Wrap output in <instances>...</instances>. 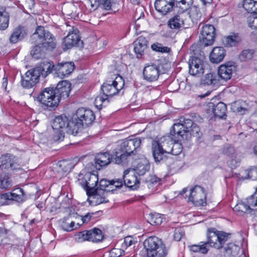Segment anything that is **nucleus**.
Here are the masks:
<instances>
[{"mask_svg":"<svg viewBox=\"0 0 257 257\" xmlns=\"http://www.w3.org/2000/svg\"><path fill=\"white\" fill-rule=\"evenodd\" d=\"M175 141L174 137L170 134L153 142V156L156 163L164 162L167 159L166 154H169L171 147Z\"/></svg>","mask_w":257,"mask_h":257,"instance_id":"1","label":"nucleus"},{"mask_svg":"<svg viewBox=\"0 0 257 257\" xmlns=\"http://www.w3.org/2000/svg\"><path fill=\"white\" fill-rule=\"evenodd\" d=\"M51 66L49 63H42L39 66L27 71L24 75L21 76V85L24 88H31L39 81L41 75L46 77L50 72Z\"/></svg>","mask_w":257,"mask_h":257,"instance_id":"2","label":"nucleus"},{"mask_svg":"<svg viewBox=\"0 0 257 257\" xmlns=\"http://www.w3.org/2000/svg\"><path fill=\"white\" fill-rule=\"evenodd\" d=\"M124 85V81L121 76L116 77L113 81H107L101 86V91L104 96H97L95 99V103L101 105L105 101H108V97L117 94L121 90Z\"/></svg>","mask_w":257,"mask_h":257,"instance_id":"3","label":"nucleus"},{"mask_svg":"<svg viewBox=\"0 0 257 257\" xmlns=\"http://www.w3.org/2000/svg\"><path fill=\"white\" fill-rule=\"evenodd\" d=\"M52 127L55 131V133L58 134L56 137L57 141H62L65 133L74 136L78 134V128L73 127L72 120L70 121L65 115H61L55 117L52 122Z\"/></svg>","mask_w":257,"mask_h":257,"instance_id":"4","label":"nucleus"},{"mask_svg":"<svg viewBox=\"0 0 257 257\" xmlns=\"http://www.w3.org/2000/svg\"><path fill=\"white\" fill-rule=\"evenodd\" d=\"M147 257H166L168 252L162 239L156 236H150L143 243Z\"/></svg>","mask_w":257,"mask_h":257,"instance_id":"5","label":"nucleus"},{"mask_svg":"<svg viewBox=\"0 0 257 257\" xmlns=\"http://www.w3.org/2000/svg\"><path fill=\"white\" fill-rule=\"evenodd\" d=\"M31 40L32 43L42 45L48 49H53L56 47V42L54 37L42 26L37 27Z\"/></svg>","mask_w":257,"mask_h":257,"instance_id":"6","label":"nucleus"},{"mask_svg":"<svg viewBox=\"0 0 257 257\" xmlns=\"http://www.w3.org/2000/svg\"><path fill=\"white\" fill-rule=\"evenodd\" d=\"M95 115L93 112L89 109L83 107L78 108L72 117V124L73 127L79 129L83 125L87 126L91 124L95 120Z\"/></svg>","mask_w":257,"mask_h":257,"instance_id":"7","label":"nucleus"},{"mask_svg":"<svg viewBox=\"0 0 257 257\" xmlns=\"http://www.w3.org/2000/svg\"><path fill=\"white\" fill-rule=\"evenodd\" d=\"M38 100L50 110L55 109L59 103L58 96L53 87H47L42 90L37 97Z\"/></svg>","mask_w":257,"mask_h":257,"instance_id":"8","label":"nucleus"},{"mask_svg":"<svg viewBox=\"0 0 257 257\" xmlns=\"http://www.w3.org/2000/svg\"><path fill=\"white\" fill-rule=\"evenodd\" d=\"M230 234L221 231H218L215 228H210L208 229L207 237L209 246L216 249L223 247V244L228 240Z\"/></svg>","mask_w":257,"mask_h":257,"instance_id":"9","label":"nucleus"},{"mask_svg":"<svg viewBox=\"0 0 257 257\" xmlns=\"http://www.w3.org/2000/svg\"><path fill=\"white\" fill-rule=\"evenodd\" d=\"M206 196L204 189L200 186L196 185L190 189L188 201L196 206H204L207 204Z\"/></svg>","mask_w":257,"mask_h":257,"instance_id":"10","label":"nucleus"},{"mask_svg":"<svg viewBox=\"0 0 257 257\" xmlns=\"http://www.w3.org/2000/svg\"><path fill=\"white\" fill-rule=\"evenodd\" d=\"M43 63H49L50 64V72L55 70L58 77L64 78L68 76L73 71L75 68V65L72 62H66L58 63L57 65H54L52 63L49 62H44Z\"/></svg>","mask_w":257,"mask_h":257,"instance_id":"11","label":"nucleus"},{"mask_svg":"<svg viewBox=\"0 0 257 257\" xmlns=\"http://www.w3.org/2000/svg\"><path fill=\"white\" fill-rule=\"evenodd\" d=\"M195 123L189 118H181L180 122L175 123L171 130V135L177 138H182L186 131H189Z\"/></svg>","mask_w":257,"mask_h":257,"instance_id":"12","label":"nucleus"},{"mask_svg":"<svg viewBox=\"0 0 257 257\" xmlns=\"http://www.w3.org/2000/svg\"><path fill=\"white\" fill-rule=\"evenodd\" d=\"M215 28L212 25H205L201 28L200 40L204 46L211 45L215 39Z\"/></svg>","mask_w":257,"mask_h":257,"instance_id":"13","label":"nucleus"},{"mask_svg":"<svg viewBox=\"0 0 257 257\" xmlns=\"http://www.w3.org/2000/svg\"><path fill=\"white\" fill-rule=\"evenodd\" d=\"M0 168L15 170L20 169L19 159L10 154H5L0 157Z\"/></svg>","mask_w":257,"mask_h":257,"instance_id":"14","label":"nucleus"},{"mask_svg":"<svg viewBox=\"0 0 257 257\" xmlns=\"http://www.w3.org/2000/svg\"><path fill=\"white\" fill-rule=\"evenodd\" d=\"M189 68L190 74L200 76L204 73V61L201 58L192 56L189 61Z\"/></svg>","mask_w":257,"mask_h":257,"instance_id":"15","label":"nucleus"},{"mask_svg":"<svg viewBox=\"0 0 257 257\" xmlns=\"http://www.w3.org/2000/svg\"><path fill=\"white\" fill-rule=\"evenodd\" d=\"M143 77L149 82H154L158 80L160 75V68L156 64L147 65L143 69Z\"/></svg>","mask_w":257,"mask_h":257,"instance_id":"16","label":"nucleus"},{"mask_svg":"<svg viewBox=\"0 0 257 257\" xmlns=\"http://www.w3.org/2000/svg\"><path fill=\"white\" fill-rule=\"evenodd\" d=\"M236 71V67L232 62H228L220 65L218 70V74L220 78L227 81L230 79L232 74Z\"/></svg>","mask_w":257,"mask_h":257,"instance_id":"17","label":"nucleus"},{"mask_svg":"<svg viewBox=\"0 0 257 257\" xmlns=\"http://www.w3.org/2000/svg\"><path fill=\"white\" fill-rule=\"evenodd\" d=\"M98 182V178L97 175L87 174L85 175L84 180H82L80 183L89 194L97 190L96 187Z\"/></svg>","mask_w":257,"mask_h":257,"instance_id":"18","label":"nucleus"},{"mask_svg":"<svg viewBox=\"0 0 257 257\" xmlns=\"http://www.w3.org/2000/svg\"><path fill=\"white\" fill-rule=\"evenodd\" d=\"M141 144V140L139 138L129 139L124 141L118 148L121 149L122 151L131 156L140 146Z\"/></svg>","mask_w":257,"mask_h":257,"instance_id":"19","label":"nucleus"},{"mask_svg":"<svg viewBox=\"0 0 257 257\" xmlns=\"http://www.w3.org/2000/svg\"><path fill=\"white\" fill-rule=\"evenodd\" d=\"M72 29V31L69 32L63 39V43L67 49L79 45V43L80 42V38L78 34L79 31L77 28H73Z\"/></svg>","mask_w":257,"mask_h":257,"instance_id":"20","label":"nucleus"},{"mask_svg":"<svg viewBox=\"0 0 257 257\" xmlns=\"http://www.w3.org/2000/svg\"><path fill=\"white\" fill-rule=\"evenodd\" d=\"M54 89L60 101V98L65 99L69 96L71 84L67 81L63 80L59 82Z\"/></svg>","mask_w":257,"mask_h":257,"instance_id":"21","label":"nucleus"},{"mask_svg":"<svg viewBox=\"0 0 257 257\" xmlns=\"http://www.w3.org/2000/svg\"><path fill=\"white\" fill-rule=\"evenodd\" d=\"M128 154L122 151L121 149L116 148L111 155V160L115 164L121 165H125L129 161Z\"/></svg>","mask_w":257,"mask_h":257,"instance_id":"22","label":"nucleus"},{"mask_svg":"<svg viewBox=\"0 0 257 257\" xmlns=\"http://www.w3.org/2000/svg\"><path fill=\"white\" fill-rule=\"evenodd\" d=\"M222 153L228 158V161L231 162V167H236L238 163L240 162V160L237 158V154L234 147L226 144L222 148Z\"/></svg>","mask_w":257,"mask_h":257,"instance_id":"23","label":"nucleus"},{"mask_svg":"<svg viewBox=\"0 0 257 257\" xmlns=\"http://www.w3.org/2000/svg\"><path fill=\"white\" fill-rule=\"evenodd\" d=\"M175 6V0H156L155 3L156 10L165 15L171 11Z\"/></svg>","mask_w":257,"mask_h":257,"instance_id":"24","label":"nucleus"},{"mask_svg":"<svg viewBox=\"0 0 257 257\" xmlns=\"http://www.w3.org/2000/svg\"><path fill=\"white\" fill-rule=\"evenodd\" d=\"M111 156L107 152L98 154L95 157L94 167L97 170H100L111 163Z\"/></svg>","mask_w":257,"mask_h":257,"instance_id":"25","label":"nucleus"},{"mask_svg":"<svg viewBox=\"0 0 257 257\" xmlns=\"http://www.w3.org/2000/svg\"><path fill=\"white\" fill-rule=\"evenodd\" d=\"M148 41L142 36H140L134 43V51L138 58H141L148 47Z\"/></svg>","mask_w":257,"mask_h":257,"instance_id":"26","label":"nucleus"},{"mask_svg":"<svg viewBox=\"0 0 257 257\" xmlns=\"http://www.w3.org/2000/svg\"><path fill=\"white\" fill-rule=\"evenodd\" d=\"M27 33L28 31L25 27L19 26L13 30L9 38L10 43L15 44L22 41L27 36Z\"/></svg>","mask_w":257,"mask_h":257,"instance_id":"27","label":"nucleus"},{"mask_svg":"<svg viewBox=\"0 0 257 257\" xmlns=\"http://www.w3.org/2000/svg\"><path fill=\"white\" fill-rule=\"evenodd\" d=\"M225 55V50L222 47L214 48L210 54V61L213 63H218L221 62Z\"/></svg>","mask_w":257,"mask_h":257,"instance_id":"28","label":"nucleus"},{"mask_svg":"<svg viewBox=\"0 0 257 257\" xmlns=\"http://www.w3.org/2000/svg\"><path fill=\"white\" fill-rule=\"evenodd\" d=\"M209 107L212 109V111L215 117L222 118L223 116H226L227 108L226 104L223 102H219L215 105L211 103L209 105Z\"/></svg>","mask_w":257,"mask_h":257,"instance_id":"29","label":"nucleus"},{"mask_svg":"<svg viewBox=\"0 0 257 257\" xmlns=\"http://www.w3.org/2000/svg\"><path fill=\"white\" fill-rule=\"evenodd\" d=\"M88 194L90 196H92V201L95 205L108 202V200L107 199V193L105 191L96 190Z\"/></svg>","mask_w":257,"mask_h":257,"instance_id":"30","label":"nucleus"},{"mask_svg":"<svg viewBox=\"0 0 257 257\" xmlns=\"http://www.w3.org/2000/svg\"><path fill=\"white\" fill-rule=\"evenodd\" d=\"M98 4L106 10L117 11L120 7L118 0H98Z\"/></svg>","mask_w":257,"mask_h":257,"instance_id":"31","label":"nucleus"},{"mask_svg":"<svg viewBox=\"0 0 257 257\" xmlns=\"http://www.w3.org/2000/svg\"><path fill=\"white\" fill-rule=\"evenodd\" d=\"M184 20L180 14H176L167 22L168 26L171 29L178 30L184 25Z\"/></svg>","mask_w":257,"mask_h":257,"instance_id":"32","label":"nucleus"},{"mask_svg":"<svg viewBox=\"0 0 257 257\" xmlns=\"http://www.w3.org/2000/svg\"><path fill=\"white\" fill-rule=\"evenodd\" d=\"M36 45L33 47L31 51V55L35 59H39L45 57L46 51L49 50L46 47L38 44H35ZM51 50L52 49H50Z\"/></svg>","mask_w":257,"mask_h":257,"instance_id":"33","label":"nucleus"},{"mask_svg":"<svg viewBox=\"0 0 257 257\" xmlns=\"http://www.w3.org/2000/svg\"><path fill=\"white\" fill-rule=\"evenodd\" d=\"M8 193L11 200L21 202L26 199L24 190L20 188H16L12 192Z\"/></svg>","mask_w":257,"mask_h":257,"instance_id":"34","label":"nucleus"},{"mask_svg":"<svg viewBox=\"0 0 257 257\" xmlns=\"http://www.w3.org/2000/svg\"><path fill=\"white\" fill-rule=\"evenodd\" d=\"M150 169V164L146 159L142 160L136 167L134 171L139 176L144 175Z\"/></svg>","mask_w":257,"mask_h":257,"instance_id":"35","label":"nucleus"},{"mask_svg":"<svg viewBox=\"0 0 257 257\" xmlns=\"http://www.w3.org/2000/svg\"><path fill=\"white\" fill-rule=\"evenodd\" d=\"M208 240L206 242H200L199 244H193L189 246L190 250L194 252H200L206 254L209 250Z\"/></svg>","mask_w":257,"mask_h":257,"instance_id":"36","label":"nucleus"},{"mask_svg":"<svg viewBox=\"0 0 257 257\" xmlns=\"http://www.w3.org/2000/svg\"><path fill=\"white\" fill-rule=\"evenodd\" d=\"M242 6L247 12L257 14V0H243Z\"/></svg>","mask_w":257,"mask_h":257,"instance_id":"37","label":"nucleus"},{"mask_svg":"<svg viewBox=\"0 0 257 257\" xmlns=\"http://www.w3.org/2000/svg\"><path fill=\"white\" fill-rule=\"evenodd\" d=\"M215 73H209L206 74L201 79V83L205 85H218V80Z\"/></svg>","mask_w":257,"mask_h":257,"instance_id":"38","label":"nucleus"},{"mask_svg":"<svg viewBox=\"0 0 257 257\" xmlns=\"http://www.w3.org/2000/svg\"><path fill=\"white\" fill-rule=\"evenodd\" d=\"M89 231L88 241L97 242L102 240L103 236L100 229L95 228L93 230H89Z\"/></svg>","mask_w":257,"mask_h":257,"instance_id":"39","label":"nucleus"},{"mask_svg":"<svg viewBox=\"0 0 257 257\" xmlns=\"http://www.w3.org/2000/svg\"><path fill=\"white\" fill-rule=\"evenodd\" d=\"M174 139L176 140V141L174 143L173 145L171 147V150L169 152V154H171L173 155H178L180 154L183 149V147L182 144L179 142H181L182 140H184L182 138L175 137L173 136ZM176 137H177V135H176Z\"/></svg>","mask_w":257,"mask_h":257,"instance_id":"40","label":"nucleus"},{"mask_svg":"<svg viewBox=\"0 0 257 257\" xmlns=\"http://www.w3.org/2000/svg\"><path fill=\"white\" fill-rule=\"evenodd\" d=\"M123 180L124 184L132 190H136L139 187L140 179L135 175H132L130 178H125Z\"/></svg>","mask_w":257,"mask_h":257,"instance_id":"41","label":"nucleus"},{"mask_svg":"<svg viewBox=\"0 0 257 257\" xmlns=\"http://www.w3.org/2000/svg\"><path fill=\"white\" fill-rule=\"evenodd\" d=\"M9 13L5 10H0V30H6L9 26Z\"/></svg>","mask_w":257,"mask_h":257,"instance_id":"42","label":"nucleus"},{"mask_svg":"<svg viewBox=\"0 0 257 257\" xmlns=\"http://www.w3.org/2000/svg\"><path fill=\"white\" fill-rule=\"evenodd\" d=\"M224 253L227 256L234 255L239 250V247L233 243L227 244L224 247Z\"/></svg>","mask_w":257,"mask_h":257,"instance_id":"43","label":"nucleus"},{"mask_svg":"<svg viewBox=\"0 0 257 257\" xmlns=\"http://www.w3.org/2000/svg\"><path fill=\"white\" fill-rule=\"evenodd\" d=\"M240 38L238 34L227 36L225 38L224 44L227 46L232 47L235 46L240 41Z\"/></svg>","mask_w":257,"mask_h":257,"instance_id":"44","label":"nucleus"},{"mask_svg":"<svg viewBox=\"0 0 257 257\" xmlns=\"http://www.w3.org/2000/svg\"><path fill=\"white\" fill-rule=\"evenodd\" d=\"M58 166L64 172H69L74 167V164L70 161L62 160L58 162Z\"/></svg>","mask_w":257,"mask_h":257,"instance_id":"45","label":"nucleus"},{"mask_svg":"<svg viewBox=\"0 0 257 257\" xmlns=\"http://www.w3.org/2000/svg\"><path fill=\"white\" fill-rule=\"evenodd\" d=\"M199 131L200 128L199 126L196 124L195 123L189 131H186L185 134H183V135H181L182 138L183 140H187L188 138L192 135L194 136H197L199 134Z\"/></svg>","mask_w":257,"mask_h":257,"instance_id":"46","label":"nucleus"},{"mask_svg":"<svg viewBox=\"0 0 257 257\" xmlns=\"http://www.w3.org/2000/svg\"><path fill=\"white\" fill-rule=\"evenodd\" d=\"M110 184V181H108L103 179H101L99 182V185L97 187V190L105 191L107 193L109 192L113 191L114 189H111Z\"/></svg>","mask_w":257,"mask_h":257,"instance_id":"47","label":"nucleus"},{"mask_svg":"<svg viewBox=\"0 0 257 257\" xmlns=\"http://www.w3.org/2000/svg\"><path fill=\"white\" fill-rule=\"evenodd\" d=\"M233 210L234 211L240 212L241 213L250 212L252 210L249 207V206L246 202H240L237 204L234 207Z\"/></svg>","mask_w":257,"mask_h":257,"instance_id":"48","label":"nucleus"},{"mask_svg":"<svg viewBox=\"0 0 257 257\" xmlns=\"http://www.w3.org/2000/svg\"><path fill=\"white\" fill-rule=\"evenodd\" d=\"M89 232V230H83L79 232L75 235V240L79 242L88 240Z\"/></svg>","mask_w":257,"mask_h":257,"instance_id":"49","label":"nucleus"},{"mask_svg":"<svg viewBox=\"0 0 257 257\" xmlns=\"http://www.w3.org/2000/svg\"><path fill=\"white\" fill-rule=\"evenodd\" d=\"M151 48L154 51L162 53H168L170 51V48L163 46L162 44L158 43L153 44Z\"/></svg>","mask_w":257,"mask_h":257,"instance_id":"50","label":"nucleus"},{"mask_svg":"<svg viewBox=\"0 0 257 257\" xmlns=\"http://www.w3.org/2000/svg\"><path fill=\"white\" fill-rule=\"evenodd\" d=\"M246 202L250 209L257 206V188L255 192L246 199Z\"/></svg>","mask_w":257,"mask_h":257,"instance_id":"51","label":"nucleus"},{"mask_svg":"<svg viewBox=\"0 0 257 257\" xmlns=\"http://www.w3.org/2000/svg\"><path fill=\"white\" fill-rule=\"evenodd\" d=\"M60 226L62 229L66 231H72L71 226H69L70 222V219L69 217H64L61 220H60Z\"/></svg>","mask_w":257,"mask_h":257,"instance_id":"52","label":"nucleus"},{"mask_svg":"<svg viewBox=\"0 0 257 257\" xmlns=\"http://www.w3.org/2000/svg\"><path fill=\"white\" fill-rule=\"evenodd\" d=\"M253 55V52L251 50H244L242 51L239 56V58L241 61H246L251 59Z\"/></svg>","mask_w":257,"mask_h":257,"instance_id":"53","label":"nucleus"},{"mask_svg":"<svg viewBox=\"0 0 257 257\" xmlns=\"http://www.w3.org/2000/svg\"><path fill=\"white\" fill-rule=\"evenodd\" d=\"M163 221V218L161 214L159 213L152 214L150 218L151 224L155 225H160Z\"/></svg>","mask_w":257,"mask_h":257,"instance_id":"54","label":"nucleus"},{"mask_svg":"<svg viewBox=\"0 0 257 257\" xmlns=\"http://www.w3.org/2000/svg\"><path fill=\"white\" fill-rule=\"evenodd\" d=\"M173 9L175 10V9H178V12L182 16V14L187 11L188 9L187 7L182 3H181L180 1H175V6L173 7Z\"/></svg>","mask_w":257,"mask_h":257,"instance_id":"55","label":"nucleus"},{"mask_svg":"<svg viewBox=\"0 0 257 257\" xmlns=\"http://www.w3.org/2000/svg\"><path fill=\"white\" fill-rule=\"evenodd\" d=\"M124 251L119 248H114L109 252V257H119L124 254Z\"/></svg>","mask_w":257,"mask_h":257,"instance_id":"56","label":"nucleus"},{"mask_svg":"<svg viewBox=\"0 0 257 257\" xmlns=\"http://www.w3.org/2000/svg\"><path fill=\"white\" fill-rule=\"evenodd\" d=\"M110 188L113 189V186L115 188H120L122 186L123 181L121 179H115L110 180Z\"/></svg>","mask_w":257,"mask_h":257,"instance_id":"57","label":"nucleus"},{"mask_svg":"<svg viewBox=\"0 0 257 257\" xmlns=\"http://www.w3.org/2000/svg\"><path fill=\"white\" fill-rule=\"evenodd\" d=\"M94 214V213H88L84 216L80 217L81 223L80 224L78 223L77 224L81 225L84 223H87L91 219L92 216Z\"/></svg>","mask_w":257,"mask_h":257,"instance_id":"58","label":"nucleus"},{"mask_svg":"<svg viewBox=\"0 0 257 257\" xmlns=\"http://www.w3.org/2000/svg\"><path fill=\"white\" fill-rule=\"evenodd\" d=\"M248 177L252 180H257V168L253 167L248 171Z\"/></svg>","mask_w":257,"mask_h":257,"instance_id":"59","label":"nucleus"},{"mask_svg":"<svg viewBox=\"0 0 257 257\" xmlns=\"http://www.w3.org/2000/svg\"><path fill=\"white\" fill-rule=\"evenodd\" d=\"M184 235V232L182 229H176L174 231V238L176 241H180Z\"/></svg>","mask_w":257,"mask_h":257,"instance_id":"60","label":"nucleus"},{"mask_svg":"<svg viewBox=\"0 0 257 257\" xmlns=\"http://www.w3.org/2000/svg\"><path fill=\"white\" fill-rule=\"evenodd\" d=\"M9 201L11 200L8 193L0 195V206L8 204Z\"/></svg>","mask_w":257,"mask_h":257,"instance_id":"61","label":"nucleus"},{"mask_svg":"<svg viewBox=\"0 0 257 257\" xmlns=\"http://www.w3.org/2000/svg\"><path fill=\"white\" fill-rule=\"evenodd\" d=\"M137 242L132 236H128L124 238L123 243L125 246L128 247Z\"/></svg>","mask_w":257,"mask_h":257,"instance_id":"62","label":"nucleus"},{"mask_svg":"<svg viewBox=\"0 0 257 257\" xmlns=\"http://www.w3.org/2000/svg\"><path fill=\"white\" fill-rule=\"evenodd\" d=\"M67 217H69V219H80V217H81V215H79L77 213L75 212L74 210H73V211L71 210Z\"/></svg>","mask_w":257,"mask_h":257,"instance_id":"63","label":"nucleus"},{"mask_svg":"<svg viewBox=\"0 0 257 257\" xmlns=\"http://www.w3.org/2000/svg\"><path fill=\"white\" fill-rule=\"evenodd\" d=\"M236 111L238 112H240L241 114H243L248 111V109L246 108L240 106V107H238L237 108Z\"/></svg>","mask_w":257,"mask_h":257,"instance_id":"64","label":"nucleus"}]
</instances>
